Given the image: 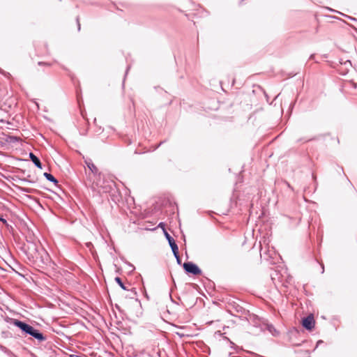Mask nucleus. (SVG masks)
Here are the masks:
<instances>
[{
	"mask_svg": "<svg viewBox=\"0 0 357 357\" xmlns=\"http://www.w3.org/2000/svg\"><path fill=\"white\" fill-rule=\"evenodd\" d=\"M85 163L90 170V172L86 174V185L93 190L98 188H103L101 183L102 173L99 172L91 159L86 160Z\"/></svg>",
	"mask_w": 357,
	"mask_h": 357,
	"instance_id": "1",
	"label": "nucleus"
},
{
	"mask_svg": "<svg viewBox=\"0 0 357 357\" xmlns=\"http://www.w3.org/2000/svg\"><path fill=\"white\" fill-rule=\"evenodd\" d=\"M12 324L18 327L24 335H29L39 342L45 341L47 339L46 337L38 330L34 328L33 326L25 322L18 319H13Z\"/></svg>",
	"mask_w": 357,
	"mask_h": 357,
	"instance_id": "2",
	"label": "nucleus"
},
{
	"mask_svg": "<svg viewBox=\"0 0 357 357\" xmlns=\"http://www.w3.org/2000/svg\"><path fill=\"white\" fill-rule=\"evenodd\" d=\"M247 321L249 324L248 333L253 335H258L264 331L265 321L259 316L250 313L247 310Z\"/></svg>",
	"mask_w": 357,
	"mask_h": 357,
	"instance_id": "3",
	"label": "nucleus"
},
{
	"mask_svg": "<svg viewBox=\"0 0 357 357\" xmlns=\"http://www.w3.org/2000/svg\"><path fill=\"white\" fill-rule=\"evenodd\" d=\"M260 258L269 262L271 264H275L279 256L274 248H270L269 247L267 248L266 246L264 247L261 244L260 245Z\"/></svg>",
	"mask_w": 357,
	"mask_h": 357,
	"instance_id": "4",
	"label": "nucleus"
},
{
	"mask_svg": "<svg viewBox=\"0 0 357 357\" xmlns=\"http://www.w3.org/2000/svg\"><path fill=\"white\" fill-rule=\"evenodd\" d=\"M252 93L256 97H250L251 106L255 105L257 106L263 100L264 98L268 101V97L264 89L260 86H253Z\"/></svg>",
	"mask_w": 357,
	"mask_h": 357,
	"instance_id": "5",
	"label": "nucleus"
},
{
	"mask_svg": "<svg viewBox=\"0 0 357 357\" xmlns=\"http://www.w3.org/2000/svg\"><path fill=\"white\" fill-rule=\"evenodd\" d=\"M183 268L188 273H192L195 275H201V269L192 262H185L183 264Z\"/></svg>",
	"mask_w": 357,
	"mask_h": 357,
	"instance_id": "6",
	"label": "nucleus"
},
{
	"mask_svg": "<svg viewBox=\"0 0 357 357\" xmlns=\"http://www.w3.org/2000/svg\"><path fill=\"white\" fill-rule=\"evenodd\" d=\"M303 326L309 331H311L314 326V319L312 314L304 317L302 320Z\"/></svg>",
	"mask_w": 357,
	"mask_h": 357,
	"instance_id": "7",
	"label": "nucleus"
},
{
	"mask_svg": "<svg viewBox=\"0 0 357 357\" xmlns=\"http://www.w3.org/2000/svg\"><path fill=\"white\" fill-rule=\"evenodd\" d=\"M165 236L169 242V244L172 248V252H176V250H178V246L174 239L169 235V234L167 231H165Z\"/></svg>",
	"mask_w": 357,
	"mask_h": 357,
	"instance_id": "8",
	"label": "nucleus"
},
{
	"mask_svg": "<svg viewBox=\"0 0 357 357\" xmlns=\"http://www.w3.org/2000/svg\"><path fill=\"white\" fill-rule=\"evenodd\" d=\"M29 158L31 159V160L33 162V163L37 167H38L39 169H42L43 167H42V163L40 162V160H39V158L35 155L33 153H29Z\"/></svg>",
	"mask_w": 357,
	"mask_h": 357,
	"instance_id": "9",
	"label": "nucleus"
},
{
	"mask_svg": "<svg viewBox=\"0 0 357 357\" xmlns=\"http://www.w3.org/2000/svg\"><path fill=\"white\" fill-rule=\"evenodd\" d=\"M268 331L273 335H277L278 334V332L276 331V329L274 328V326L271 324H268V323L265 322L264 326V331Z\"/></svg>",
	"mask_w": 357,
	"mask_h": 357,
	"instance_id": "10",
	"label": "nucleus"
},
{
	"mask_svg": "<svg viewBox=\"0 0 357 357\" xmlns=\"http://www.w3.org/2000/svg\"><path fill=\"white\" fill-rule=\"evenodd\" d=\"M44 176L50 181L51 182H53L55 184H57L58 183V181L54 178V176L53 175H52L50 173H47V172H45L44 173Z\"/></svg>",
	"mask_w": 357,
	"mask_h": 357,
	"instance_id": "11",
	"label": "nucleus"
},
{
	"mask_svg": "<svg viewBox=\"0 0 357 357\" xmlns=\"http://www.w3.org/2000/svg\"><path fill=\"white\" fill-rule=\"evenodd\" d=\"M115 281L119 284V286L124 290H128V289L124 285L121 279L119 277L115 278Z\"/></svg>",
	"mask_w": 357,
	"mask_h": 357,
	"instance_id": "12",
	"label": "nucleus"
},
{
	"mask_svg": "<svg viewBox=\"0 0 357 357\" xmlns=\"http://www.w3.org/2000/svg\"><path fill=\"white\" fill-rule=\"evenodd\" d=\"M247 357H261L256 354L247 351Z\"/></svg>",
	"mask_w": 357,
	"mask_h": 357,
	"instance_id": "13",
	"label": "nucleus"
},
{
	"mask_svg": "<svg viewBox=\"0 0 357 357\" xmlns=\"http://www.w3.org/2000/svg\"><path fill=\"white\" fill-rule=\"evenodd\" d=\"M0 221L3 222L4 225H8L7 220L4 219L2 216H0Z\"/></svg>",
	"mask_w": 357,
	"mask_h": 357,
	"instance_id": "14",
	"label": "nucleus"
},
{
	"mask_svg": "<svg viewBox=\"0 0 357 357\" xmlns=\"http://www.w3.org/2000/svg\"><path fill=\"white\" fill-rule=\"evenodd\" d=\"M158 227H161L162 229H163V231L165 232V224L163 222H160L158 225Z\"/></svg>",
	"mask_w": 357,
	"mask_h": 357,
	"instance_id": "15",
	"label": "nucleus"
},
{
	"mask_svg": "<svg viewBox=\"0 0 357 357\" xmlns=\"http://www.w3.org/2000/svg\"><path fill=\"white\" fill-rule=\"evenodd\" d=\"M174 257H176V259H177V257H180L179 255H178V249L176 250V252H173Z\"/></svg>",
	"mask_w": 357,
	"mask_h": 357,
	"instance_id": "16",
	"label": "nucleus"
},
{
	"mask_svg": "<svg viewBox=\"0 0 357 357\" xmlns=\"http://www.w3.org/2000/svg\"><path fill=\"white\" fill-rule=\"evenodd\" d=\"M294 106V102H291L289 105V110L291 111L293 107Z\"/></svg>",
	"mask_w": 357,
	"mask_h": 357,
	"instance_id": "17",
	"label": "nucleus"
},
{
	"mask_svg": "<svg viewBox=\"0 0 357 357\" xmlns=\"http://www.w3.org/2000/svg\"><path fill=\"white\" fill-rule=\"evenodd\" d=\"M324 343V341L323 340H319L317 342V347H319L321 344Z\"/></svg>",
	"mask_w": 357,
	"mask_h": 357,
	"instance_id": "18",
	"label": "nucleus"
},
{
	"mask_svg": "<svg viewBox=\"0 0 357 357\" xmlns=\"http://www.w3.org/2000/svg\"><path fill=\"white\" fill-rule=\"evenodd\" d=\"M176 261H177V263H178V264H181V257H177Z\"/></svg>",
	"mask_w": 357,
	"mask_h": 357,
	"instance_id": "19",
	"label": "nucleus"
},
{
	"mask_svg": "<svg viewBox=\"0 0 357 357\" xmlns=\"http://www.w3.org/2000/svg\"><path fill=\"white\" fill-rule=\"evenodd\" d=\"M314 54H311V55L310 56L309 59H314Z\"/></svg>",
	"mask_w": 357,
	"mask_h": 357,
	"instance_id": "20",
	"label": "nucleus"
},
{
	"mask_svg": "<svg viewBox=\"0 0 357 357\" xmlns=\"http://www.w3.org/2000/svg\"><path fill=\"white\" fill-rule=\"evenodd\" d=\"M324 272V266L323 264H321V273Z\"/></svg>",
	"mask_w": 357,
	"mask_h": 357,
	"instance_id": "21",
	"label": "nucleus"
},
{
	"mask_svg": "<svg viewBox=\"0 0 357 357\" xmlns=\"http://www.w3.org/2000/svg\"><path fill=\"white\" fill-rule=\"evenodd\" d=\"M77 22H79V19H77ZM78 29L80 30V24L78 23Z\"/></svg>",
	"mask_w": 357,
	"mask_h": 357,
	"instance_id": "22",
	"label": "nucleus"
},
{
	"mask_svg": "<svg viewBox=\"0 0 357 357\" xmlns=\"http://www.w3.org/2000/svg\"><path fill=\"white\" fill-rule=\"evenodd\" d=\"M258 109H261V106H259V107H257V110H258Z\"/></svg>",
	"mask_w": 357,
	"mask_h": 357,
	"instance_id": "23",
	"label": "nucleus"
},
{
	"mask_svg": "<svg viewBox=\"0 0 357 357\" xmlns=\"http://www.w3.org/2000/svg\"><path fill=\"white\" fill-rule=\"evenodd\" d=\"M42 64H43V62H38V65H42Z\"/></svg>",
	"mask_w": 357,
	"mask_h": 357,
	"instance_id": "24",
	"label": "nucleus"
},
{
	"mask_svg": "<svg viewBox=\"0 0 357 357\" xmlns=\"http://www.w3.org/2000/svg\"><path fill=\"white\" fill-rule=\"evenodd\" d=\"M278 96H279V94H278V96H275V100L276 98H278Z\"/></svg>",
	"mask_w": 357,
	"mask_h": 357,
	"instance_id": "25",
	"label": "nucleus"
}]
</instances>
